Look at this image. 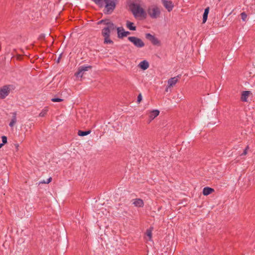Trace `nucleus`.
Returning <instances> with one entry per match:
<instances>
[{
	"label": "nucleus",
	"instance_id": "obj_6",
	"mask_svg": "<svg viewBox=\"0 0 255 255\" xmlns=\"http://www.w3.org/2000/svg\"><path fill=\"white\" fill-rule=\"evenodd\" d=\"M10 85H5L0 88V99H5L10 93Z\"/></svg>",
	"mask_w": 255,
	"mask_h": 255
},
{
	"label": "nucleus",
	"instance_id": "obj_17",
	"mask_svg": "<svg viewBox=\"0 0 255 255\" xmlns=\"http://www.w3.org/2000/svg\"><path fill=\"white\" fill-rule=\"evenodd\" d=\"M209 12V7H207L205 9L204 12L203 13V23H204L206 22L207 18H208V15Z\"/></svg>",
	"mask_w": 255,
	"mask_h": 255
},
{
	"label": "nucleus",
	"instance_id": "obj_24",
	"mask_svg": "<svg viewBox=\"0 0 255 255\" xmlns=\"http://www.w3.org/2000/svg\"><path fill=\"white\" fill-rule=\"evenodd\" d=\"M241 16L243 21H245L247 18V14L245 12H243L241 13Z\"/></svg>",
	"mask_w": 255,
	"mask_h": 255
},
{
	"label": "nucleus",
	"instance_id": "obj_26",
	"mask_svg": "<svg viewBox=\"0 0 255 255\" xmlns=\"http://www.w3.org/2000/svg\"><path fill=\"white\" fill-rule=\"evenodd\" d=\"M51 101L53 102H60L63 101L62 99L59 98H52Z\"/></svg>",
	"mask_w": 255,
	"mask_h": 255
},
{
	"label": "nucleus",
	"instance_id": "obj_28",
	"mask_svg": "<svg viewBox=\"0 0 255 255\" xmlns=\"http://www.w3.org/2000/svg\"><path fill=\"white\" fill-rule=\"evenodd\" d=\"M142 100V96L141 94H139L137 96V102L139 103Z\"/></svg>",
	"mask_w": 255,
	"mask_h": 255
},
{
	"label": "nucleus",
	"instance_id": "obj_31",
	"mask_svg": "<svg viewBox=\"0 0 255 255\" xmlns=\"http://www.w3.org/2000/svg\"><path fill=\"white\" fill-rule=\"evenodd\" d=\"M18 144H16V148H18Z\"/></svg>",
	"mask_w": 255,
	"mask_h": 255
},
{
	"label": "nucleus",
	"instance_id": "obj_14",
	"mask_svg": "<svg viewBox=\"0 0 255 255\" xmlns=\"http://www.w3.org/2000/svg\"><path fill=\"white\" fill-rule=\"evenodd\" d=\"M159 114V111L157 110H154L152 111L149 115V117L150 118V122L152 120H153L155 118L157 117Z\"/></svg>",
	"mask_w": 255,
	"mask_h": 255
},
{
	"label": "nucleus",
	"instance_id": "obj_15",
	"mask_svg": "<svg viewBox=\"0 0 255 255\" xmlns=\"http://www.w3.org/2000/svg\"><path fill=\"white\" fill-rule=\"evenodd\" d=\"M138 67L141 69L145 70L149 67V63L146 60H143L139 63Z\"/></svg>",
	"mask_w": 255,
	"mask_h": 255
},
{
	"label": "nucleus",
	"instance_id": "obj_19",
	"mask_svg": "<svg viewBox=\"0 0 255 255\" xmlns=\"http://www.w3.org/2000/svg\"><path fill=\"white\" fill-rule=\"evenodd\" d=\"M91 131L90 130H87V131H82V130H79L78 131V135L79 136H83L88 135L89 134H90L91 133Z\"/></svg>",
	"mask_w": 255,
	"mask_h": 255
},
{
	"label": "nucleus",
	"instance_id": "obj_32",
	"mask_svg": "<svg viewBox=\"0 0 255 255\" xmlns=\"http://www.w3.org/2000/svg\"><path fill=\"white\" fill-rule=\"evenodd\" d=\"M59 60H60V57H59V58L58 59V62H59Z\"/></svg>",
	"mask_w": 255,
	"mask_h": 255
},
{
	"label": "nucleus",
	"instance_id": "obj_27",
	"mask_svg": "<svg viewBox=\"0 0 255 255\" xmlns=\"http://www.w3.org/2000/svg\"><path fill=\"white\" fill-rule=\"evenodd\" d=\"M1 139H2V143H3V144H5L7 142L6 136L3 135L1 137Z\"/></svg>",
	"mask_w": 255,
	"mask_h": 255
},
{
	"label": "nucleus",
	"instance_id": "obj_30",
	"mask_svg": "<svg viewBox=\"0 0 255 255\" xmlns=\"http://www.w3.org/2000/svg\"><path fill=\"white\" fill-rule=\"evenodd\" d=\"M3 145H4V144H3V143H0V148H1V147Z\"/></svg>",
	"mask_w": 255,
	"mask_h": 255
},
{
	"label": "nucleus",
	"instance_id": "obj_4",
	"mask_svg": "<svg viewBox=\"0 0 255 255\" xmlns=\"http://www.w3.org/2000/svg\"><path fill=\"white\" fill-rule=\"evenodd\" d=\"M131 10L134 16H142L144 13L143 9L138 4L133 3L130 5Z\"/></svg>",
	"mask_w": 255,
	"mask_h": 255
},
{
	"label": "nucleus",
	"instance_id": "obj_25",
	"mask_svg": "<svg viewBox=\"0 0 255 255\" xmlns=\"http://www.w3.org/2000/svg\"><path fill=\"white\" fill-rule=\"evenodd\" d=\"M52 180V178L51 177H49L48 179H47L46 181H45V180H43V181H41L40 182V183H42V184H48Z\"/></svg>",
	"mask_w": 255,
	"mask_h": 255
},
{
	"label": "nucleus",
	"instance_id": "obj_12",
	"mask_svg": "<svg viewBox=\"0 0 255 255\" xmlns=\"http://www.w3.org/2000/svg\"><path fill=\"white\" fill-rule=\"evenodd\" d=\"M133 201V204L136 207H142L144 205L143 201L141 199H135Z\"/></svg>",
	"mask_w": 255,
	"mask_h": 255
},
{
	"label": "nucleus",
	"instance_id": "obj_5",
	"mask_svg": "<svg viewBox=\"0 0 255 255\" xmlns=\"http://www.w3.org/2000/svg\"><path fill=\"white\" fill-rule=\"evenodd\" d=\"M128 40L137 48H142L145 45L143 41L137 37L129 36L128 37Z\"/></svg>",
	"mask_w": 255,
	"mask_h": 255
},
{
	"label": "nucleus",
	"instance_id": "obj_9",
	"mask_svg": "<svg viewBox=\"0 0 255 255\" xmlns=\"http://www.w3.org/2000/svg\"><path fill=\"white\" fill-rule=\"evenodd\" d=\"M162 3L168 11H171L174 7V4L171 0H161Z\"/></svg>",
	"mask_w": 255,
	"mask_h": 255
},
{
	"label": "nucleus",
	"instance_id": "obj_29",
	"mask_svg": "<svg viewBox=\"0 0 255 255\" xmlns=\"http://www.w3.org/2000/svg\"><path fill=\"white\" fill-rule=\"evenodd\" d=\"M248 148V146L244 150V151L243 153H242V154H243V155L247 154Z\"/></svg>",
	"mask_w": 255,
	"mask_h": 255
},
{
	"label": "nucleus",
	"instance_id": "obj_23",
	"mask_svg": "<svg viewBox=\"0 0 255 255\" xmlns=\"http://www.w3.org/2000/svg\"><path fill=\"white\" fill-rule=\"evenodd\" d=\"M48 111V110L47 109H43L39 114V116L40 117H43L45 116L47 112Z\"/></svg>",
	"mask_w": 255,
	"mask_h": 255
},
{
	"label": "nucleus",
	"instance_id": "obj_16",
	"mask_svg": "<svg viewBox=\"0 0 255 255\" xmlns=\"http://www.w3.org/2000/svg\"><path fill=\"white\" fill-rule=\"evenodd\" d=\"M214 191V189L210 187H206L204 188L203 190V194L204 195H208Z\"/></svg>",
	"mask_w": 255,
	"mask_h": 255
},
{
	"label": "nucleus",
	"instance_id": "obj_10",
	"mask_svg": "<svg viewBox=\"0 0 255 255\" xmlns=\"http://www.w3.org/2000/svg\"><path fill=\"white\" fill-rule=\"evenodd\" d=\"M180 78V75H178L176 77L170 78L168 80V82H167L168 87L166 88V91H167L168 88L174 86L177 83V82L178 81V80Z\"/></svg>",
	"mask_w": 255,
	"mask_h": 255
},
{
	"label": "nucleus",
	"instance_id": "obj_20",
	"mask_svg": "<svg viewBox=\"0 0 255 255\" xmlns=\"http://www.w3.org/2000/svg\"><path fill=\"white\" fill-rule=\"evenodd\" d=\"M96 4L98 5L100 7H103L104 6V0H92Z\"/></svg>",
	"mask_w": 255,
	"mask_h": 255
},
{
	"label": "nucleus",
	"instance_id": "obj_13",
	"mask_svg": "<svg viewBox=\"0 0 255 255\" xmlns=\"http://www.w3.org/2000/svg\"><path fill=\"white\" fill-rule=\"evenodd\" d=\"M251 94L249 91H244L241 95V100L243 102H247L249 95Z\"/></svg>",
	"mask_w": 255,
	"mask_h": 255
},
{
	"label": "nucleus",
	"instance_id": "obj_22",
	"mask_svg": "<svg viewBox=\"0 0 255 255\" xmlns=\"http://www.w3.org/2000/svg\"><path fill=\"white\" fill-rule=\"evenodd\" d=\"M146 235L148 238V240L151 241L152 238V229H149L146 230Z\"/></svg>",
	"mask_w": 255,
	"mask_h": 255
},
{
	"label": "nucleus",
	"instance_id": "obj_11",
	"mask_svg": "<svg viewBox=\"0 0 255 255\" xmlns=\"http://www.w3.org/2000/svg\"><path fill=\"white\" fill-rule=\"evenodd\" d=\"M12 114V118L11 119V121L9 124V126L10 128H12L16 123L17 122V113L16 112H13L11 113Z\"/></svg>",
	"mask_w": 255,
	"mask_h": 255
},
{
	"label": "nucleus",
	"instance_id": "obj_8",
	"mask_svg": "<svg viewBox=\"0 0 255 255\" xmlns=\"http://www.w3.org/2000/svg\"><path fill=\"white\" fill-rule=\"evenodd\" d=\"M91 68V66H81L79 68L78 71L75 74L77 77H82L85 71L88 70L89 69Z\"/></svg>",
	"mask_w": 255,
	"mask_h": 255
},
{
	"label": "nucleus",
	"instance_id": "obj_7",
	"mask_svg": "<svg viewBox=\"0 0 255 255\" xmlns=\"http://www.w3.org/2000/svg\"><path fill=\"white\" fill-rule=\"evenodd\" d=\"M145 37L150 41L153 45L157 46L160 45V41L154 35H152L150 33H146L145 34Z\"/></svg>",
	"mask_w": 255,
	"mask_h": 255
},
{
	"label": "nucleus",
	"instance_id": "obj_18",
	"mask_svg": "<svg viewBox=\"0 0 255 255\" xmlns=\"http://www.w3.org/2000/svg\"><path fill=\"white\" fill-rule=\"evenodd\" d=\"M127 27L130 30H135L136 27L133 25V23L127 21Z\"/></svg>",
	"mask_w": 255,
	"mask_h": 255
},
{
	"label": "nucleus",
	"instance_id": "obj_3",
	"mask_svg": "<svg viewBox=\"0 0 255 255\" xmlns=\"http://www.w3.org/2000/svg\"><path fill=\"white\" fill-rule=\"evenodd\" d=\"M104 6L105 7L104 13H111L116 7L115 0H104Z\"/></svg>",
	"mask_w": 255,
	"mask_h": 255
},
{
	"label": "nucleus",
	"instance_id": "obj_21",
	"mask_svg": "<svg viewBox=\"0 0 255 255\" xmlns=\"http://www.w3.org/2000/svg\"><path fill=\"white\" fill-rule=\"evenodd\" d=\"M96 4L98 5L100 7H103L104 6V0H92Z\"/></svg>",
	"mask_w": 255,
	"mask_h": 255
},
{
	"label": "nucleus",
	"instance_id": "obj_1",
	"mask_svg": "<svg viewBox=\"0 0 255 255\" xmlns=\"http://www.w3.org/2000/svg\"><path fill=\"white\" fill-rule=\"evenodd\" d=\"M98 24H104L105 27L103 28L102 31V34L104 37L105 44H113V41L110 38V33L117 29L118 36L119 38H123L124 37L127 36L130 34V32L125 31L123 27H118L111 22L109 19H102L98 22Z\"/></svg>",
	"mask_w": 255,
	"mask_h": 255
},
{
	"label": "nucleus",
	"instance_id": "obj_2",
	"mask_svg": "<svg viewBox=\"0 0 255 255\" xmlns=\"http://www.w3.org/2000/svg\"><path fill=\"white\" fill-rule=\"evenodd\" d=\"M147 13L151 18L156 19L159 17L161 11L158 6L153 5L149 6L147 9Z\"/></svg>",
	"mask_w": 255,
	"mask_h": 255
}]
</instances>
